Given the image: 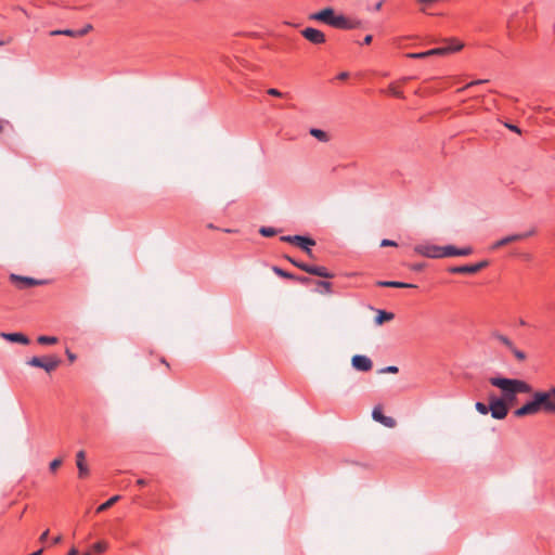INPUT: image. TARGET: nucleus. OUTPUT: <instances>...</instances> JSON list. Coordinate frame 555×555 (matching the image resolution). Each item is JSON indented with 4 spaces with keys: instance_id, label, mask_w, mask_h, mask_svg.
I'll return each instance as SVG.
<instances>
[{
    "instance_id": "obj_36",
    "label": "nucleus",
    "mask_w": 555,
    "mask_h": 555,
    "mask_svg": "<svg viewBox=\"0 0 555 555\" xmlns=\"http://www.w3.org/2000/svg\"><path fill=\"white\" fill-rule=\"evenodd\" d=\"M92 29L91 24H87L83 28L76 30L77 37H82L87 35Z\"/></svg>"
},
{
    "instance_id": "obj_16",
    "label": "nucleus",
    "mask_w": 555,
    "mask_h": 555,
    "mask_svg": "<svg viewBox=\"0 0 555 555\" xmlns=\"http://www.w3.org/2000/svg\"><path fill=\"white\" fill-rule=\"evenodd\" d=\"M0 337L10 341L22 345H28L30 343L29 338L23 333H0Z\"/></svg>"
},
{
    "instance_id": "obj_41",
    "label": "nucleus",
    "mask_w": 555,
    "mask_h": 555,
    "mask_svg": "<svg viewBox=\"0 0 555 555\" xmlns=\"http://www.w3.org/2000/svg\"><path fill=\"white\" fill-rule=\"evenodd\" d=\"M486 81H487V80H483V79H479V80L470 81L469 83H467V85L463 88V90L468 89V88H472V87L477 86V85H481V83H483V82H486Z\"/></svg>"
},
{
    "instance_id": "obj_18",
    "label": "nucleus",
    "mask_w": 555,
    "mask_h": 555,
    "mask_svg": "<svg viewBox=\"0 0 555 555\" xmlns=\"http://www.w3.org/2000/svg\"><path fill=\"white\" fill-rule=\"evenodd\" d=\"M473 253V248L467 246L463 248H457L453 245L444 246V257H454V256H468Z\"/></svg>"
},
{
    "instance_id": "obj_44",
    "label": "nucleus",
    "mask_w": 555,
    "mask_h": 555,
    "mask_svg": "<svg viewBox=\"0 0 555 555\" xmlns=\"http://www.w3.org/2000/svg\"><path fill=\"white\" fill-rule=\"evenodd\" d=\"M294 280L298 281V282H299V283H301V284H307V283H309V282H310V279H309V278H307V276H296V275H295V279H294Z\"/></svg>"
},
{
    "instance_id": "obj_38",
    "label": "nucleus",
    "mask_w": 555,
    "mask_h": 555,
    "mask_svg": "<svg viewBox=\"0 0 555 555\" xmlns=\"http://www.w3.org/2000/svg\"><path fill=\"white\" fill-rule=\"evenodd\" d=\"M408 56L411 59H423V57L429 56V54H427V51H425V52H417V53H409Z\"/></svg>"
},
{
    "instance_id": "obj_13",
    "label": "nucleus",
    "mask_w": 555,
    "mask_h": 555,
    "mask_svg": "<svg viewBox=\"0 0 555 555\" xmlns=\"http://www.w3.org/2000/svg\"><path fill=\"white\" fill-rule=\"evenodd\" d=\"M351 364L354 370L360 372H367L372 369L373 362L372 360L363 354H356L351 359Z\"/></svg>"
},
{
    "instance_id": "obj_11",
    "label": "nucleus",
    "mask_w": 555,
    "mask_h": 555,
    "mask_svg": "<svg viewBox=\"0 0 555 555\" xmlns=\"http://www.w3.org/2000/svg\"><path fill=\"white\" fill-rule=\"evenodd\" d=\"M335 11L332 8H325L319 12L312 13L309 18L318 22H322L326 25L332 26L334 17H335Z\"/></svg>"
},
{
    "instance_id": "obj_1",
    "label": "nucleus",
    "mask_w": 555,
    "mask_h": 555,
    "mask_svg": "<svg viewBox=\"0 0 555 555\" xmlns=\"http://www.w3.org/2000/svg\"><path fill=\"white\" fill-rule=\"evenodd\" d=\"M531 399L514 411L516 417L534 415L539 412L555 414V386L547 390H533L529 392Z\"/></svg>"
},
{
    "instance_id": "obj_45",
    "label": "nucleus",
    "mask_w": 555,
    "mask_h": 555,
    "mask_svg": "<svg viewBox=\"0 0 555 555\" xmlns=\"http://www.w3.org/2000/svg\"><path fill=\"white\" fill-rule=\"evenodd\" d=\"M48 535H49V530L47 529V530H46V531H43V532L41 533V535L39 537V541H40L41 543H44V542L47 541V539H48Z\"/></svg>"
},
{
    "instance_id": "obj_49",
    "label": "nucleus",
    "mask_w": 555,
    "mask_h": 555,
    "mask_svg": "<svg viewBox=\"0 0 555 555\" xmlns=\"http://www.w3.org/2000/svg\"><path fill=\"white\" fill-rule=\"evenodd\" d=\"M348 77H349V73H347V72H341V73L337 76V78H338V79H340V80H345V79H347Z\"/></svg>"
},
{
    "instance_id": "obj_52",
    "label": "nucleus",
    "mask_w": 555,
    "mask_h": 555,
    "mask_svg": "<svg viewBox=\"0 0 555 555\" xmlns=\"http://www.w3.org/2000/svg\"><path fill=\"white\" fill-rule=\"evenodd\" d=\"M66 354L70 361H74L76 359V356L72 353L69 350H66Z\"/></svg>"
},
{
    "instance_id": "obj_54",
    "label": "nucleus",
    "mask_w": 555,
    "mask_h": 555,
    "mask_svg": "<svg viewBox=\"0 0 555 555\" xmlns=\"http://www.w3.org/2000/svg\"><path fill=\"white\" fill-rule=\"evenodd\" d=\"M8 42H9V40H8V41H5V40H0V47H2V46H4V44H7Z\"/></svg>"
},
{
    "instance_id": "obj_57",
    "label": "nucleus",
    "mask_w": 555,
    "mask_h": 555,
    "mask_svg": "<svg viewBox=\"0 0 555 555\" xmlns=\"http://www.w3.org/2000/svg\"><path fill=\"white\" fill-rule=\"evenodd\" d=\"M162 363L166 364L167 366H169V364L166 362L165 359H162Z\"/></svg>"
},
{
    "instance_id": "obj_6",
    "label": "nucleus",
    "mask_w": 555,
    "mask_h": 555,
    "mask_svg": "<svg viewBox=\"0 0 555 555\" xmlns=\"http://www.w3.org/2000/svg\"><path fill=\"white\" fill-rule=\"evenodd\" d=\"M10 281L20 289H26L33 286L43 285L47 282L44 280H37L29 276H23L18 274H11Z\"/></svg>"
},
{
    "instance_id": "obj_8",
    "label": "nucleus",
    "mask_w": 555,
    "mask_h": 555,
    "mask_svg": "<svg viewBox=\"0 0 555 555\" xmlns=\"http://www.w3.org/2000/svg\"><path fill=\"white\" fill-rule=\"evenodd\" d=\"M463 43L456 39L448 40V44L440 48L430 49L427 54L430 55H444L452 52H457L463 48Z\"/></svg>"
},
{
    "instance_id": "obj_55",
    "label": "nucleus",
    "mask_w": 555,
    "mask_h": 555,
    "mask_svg": "<svg viewBox=\"0 0 555 555\" xmlns=\"http://www.w3.org/2000/svg\"><path fill=\"white\" fill-rule=\"evenodd\" d=\"M519 324H520L521 326L527 325L526 321H525V320H522V319L519 321Z\"/></svg>"
},
{
    "instance_id": "obj_53",
    "label": "nucleus",
    "mask_w": 555,
    "mask_h": 555,
    "mask_svg": "<svg viewBox=\"0 0 555 555\" xmlns=\"http://www.w3.org/2000/svg\"><path fill=\"white\" fill-rule=\"evenodd\" d=\"M137 483L141 487L145 486L146 485V480L145 479H138L137 480Z\"/></svg>"
},
{
    "instance_id": "obj_30",
    "label": "nucleus",
    "mask_w": 555,
    "mask_h": 555,
    "mask_svg": "<svg viewBox=\"0 0 555 555\" xmlns=\"http://www.w3.org/2000/svg\"><path fill=\"white\" fill-rule=\"evenodd\" d=\"M107 550V543L105 542H96L92 545V551L94 553L101 554Z\"/></svg>"
},
{
    "instance_id": "obj_47",
    "label": "nucleus",
    "mask_w": 555,
    "mask_h": 555,
    "mask_svg": "<svg viewBox=\"0 0 555 555\" xmlns=\"http://www.w3.org/2000/svg\"><path fill=\"white\" fill-rule=\"evenodd\" d=\"M373 40V36L372 35H366L363 39V44H370Z\"/></svg>"
},
{
    "instance_id": "obj_43",
    "label": "nucleus",
    "mask_w": 555,
    "mask_h": 555,
    "mask_svg": "<svg viewBox=\"0 0 555 555\" xmlns=\"http://www.w3.org/2000/svg\"><path fill=\"white\" fill-rule=\"evenodd\" d=\"M292 264H294L295 267L299 268V266L301 264H306L305 262H301V261H298V260H295L294 258L289 257V256H286L285 257Z\"/></svg>"
},
{
    "instance_id": "obj_14",
    "label": "nucleus",
    "mask_w": 555,
    "mask_h": 555,
    "mask_svg": "<svg viewBox=\"0 0 555 555\" xmlns=\"http://www.w3.org/2000/svg\"><path fill=\"white\" fill-rule=\"evenodd\" d=\"M360 22L358 21H350L344 15H335L332 27L338 28V29H353L357 28Z\"/></svg>"
},
{
    "instance_id": "obj_2",
    "label": "nucleus",
    "mask_w": 555,
    "mask_h": 555,
    "mask_svg": "<svg viewBox=\"0 0 555 555\" xmlns=\"http://www.w3.org/2000/svg\"><path fill=\"white\" fill-rule=\"evenodd\" d=\"M489 383L501 390L499 399H504L508 405L517 402V395L532 392V386L519 378L494 376L489 378Z\"/></svg>"
},
{
    "instance_id": "obj_10",
    "label": "nucleus",
    "mask_w": 555,
    "mask_h": 555,
    "mask_svg": "<svg viewBox=\"0 0 555 555\" xmlns=\"http://www.w3.org/2000/svg\"><path fill=\"white\" fill-rule=\"evenodd\" d=\"M299 269L309 273V274H312V275H317V276H320V278H325V279H332L334 278V274L332 272H330L325 267L323 266H314V264H301L299 266Z\"/></svg>"
},
{
    "instance_id": "obj_56",
    "label": "nucleus",
    "mask_w": 555,
    "mask_h": 555,
    "mask_svg": "<svg viewBox=\"0 0 555 555\" xmlns=\"http://www.w3.org/2000/svg\"><path fill=\"white\" fill-rule=\"evenodd\" d=\"M3 124H4V121L0 120V132L3 130Z\"/></svg>"
},
{
    "instance_id": "obj_19",
    "label": "nucleus",
    "mask_w": 555,
    "mask_h": 555,
    "mask_svg": "<svg viewBox=\"0 0 555 555\" xmlns=\"http://www.w3.org/2000/svg\"><path fill=\"white\" fill-rule=\"evenodd\" d=\"M377 286L379 287H393V288H413L416 287L414 284L399 282V281H378Z\"/></svg>"
},
{
    "instance_id": "obj_4",
    "label": "nucleus",
    "mask_w": 555,
    "mask_h": 555,
    "mask_svg": "<svg viewBox=\"0 0 555 555\" xmlns=\"http://www.w3.org/2000/svg\"><path fill=\"white\" fill-rule=\"evenodd\" d=\"M414 251L427 258H444V246L434 244H418L414 247Z\"/></svg>"
},
{
    "instance_id": "obj_58",
    "label": "nucleus",
    "mask_w": 555,
    "mask_h": 555,
    "mask_svg": "<svg viewBox=\"0 0 555 555\" xmlns=\"http://www.w3.org/2000/svg\"><path fill=\"white\" fill-rule=\"evenodd\" d=\"M81 555H92V553L91 552H85Z\"/></svg>"
},
{
    "instance_id": "obj_22",
    "label": "nucleus",
    "mask_w": 555,
    "mask_h": 555,
    "mask_svg": "<svg viewBox=\"0 0 555 555\" xmlns=\"http://www.w3.org/2000/svg\"><path fill=\"white\" fill-rule=\"evenodd\" d=\"M309 132L312 137L318 139L320 142H327L330 140L328 134L322 129L311 128Z\"/></svg>"
},
{
    "instance_id": "obj_51",
    "label": "nucleus",
    "mask_w": 555,
    "mask_h": 555,
    "mask_svg": "<svg viewBox=\"0 0 555 555\" xmlns=\"http://www.w3.org/2000/svg\"><path fill=\"white\" fill-rule=\"evenodd\" d=\"M67 555H79V552L76 547H72Z\"/></svg>"
},
{
    "instance_id": "obj_31",
    "label": "nucleus",
    "mask_w": 555,
    "mask_h": 555,
    "mask_svg": "<svg viewBox=\"0 0 555 555\" xmlns=\"http://www.w3.org/2000/svg\"><path fill=\"white\" fill-rule=\"evenodd\" d=\"M386 415L383 414L382 410L379 408H375L372 412V417L374 421L382 423L383 418H385Z\"/></svg>"
},
{
    "instance_id": "obj_26",
    "label": "nucleus",
    "mask_w": 555,
    "mask_h": 555,
    "mask_svg": "<svg viewBox=\"0 0 555 555\" xmlns=\"http://www.w3.org/2000/svg\"><path fill=\"white\" fill-rule=\"evenodd\" d=\"M37 341L41 345H54L57 343V337L41 335L37 338Z\"/></svg>"
},
{
    "instance_id": "obj_48",
    "label": "nucleus",
    "mask_w": 555,
    "mask_h": 555,
    "mask_svg": "<svg viewBox=\"0 0 555 555\" xmlns=\"http://www.w3.org/2000/svg\"><path fill=\"white\" fill-rule=\"evenodd\" d=\"M424 269V263H415L412 266V270L414 271H421Z\"/></svg>"
},
{
    "instance_id": "obj_23",
    "label": "nucleus",
    "mask_w": 555,
    "mask_h": 555,
    "mask_svg": "<svg viewBox=\"0 0 555 555\" xmlns=\"http://www.w3.org/2000/svg\"><path fill=\"white\" fill-rule=\"evenodd\" d=\"M50 36H68L77 38L76 30L73 29H55L49 33Z\"/></svg>"
},
{
    "instance_id": "obj_40",
    "label": "nucleus",
    "mask_w": 555,
    "mask_h": 555,
    "mask_svg": "<svg viewBox=\"0 0 555 555\" xmlns=\"http://www.w3.org/2000/svg\"><path fill=\"white\" fill-rule=\"evenodd\" d=\"M296 238V235H284V236H281L280 240L282 242H286V243H291V244H295V240Z\"/></svg>"
},
{
    "instance_id": "obj_7",
    "label": "nucleus",
    "mask_w": 555,
    "mask_h": 555,
    "mask_svg": "<svg viewBox=\"0 0 555 555\" xmlns=\"http://www.w3.org/2000/svg\"><path fill=\"white\" fill-rule=\"evenodd\" d=\"M489 266L488 260H482L473 264H464L449 268L450 273L454 274H474Z\"/></svg>"
},
{
    "instance_id": "obj_32",
    "label": "nucleus",
    "mask_w": 555,
    "mask_h": 555,
    "mask_svg": "<svg viewBox=\"0 0 555 555\" xmlns=\"http://www.w3.org/2000/svg\"><path fill=\"white\" fill-rule=\"evenodd\" d=\"M399 372V369L398 366L396 365H388L386 367H383L378 371L379 374H385V373H391V374H396Z\"/></svg>"
},
{
    "instance_id": "obj_15",
    "label": "nucleus",
    "mask_w": 555,
    "mask_h": 555,
    "mask_svg": "<svg viewBox=\"0 0 555 555\" xmlns=\"http://www.w3.org/2000/svg\"><path fill=\"white\" fill-rule=\"evenodd\" d=\"M295 244L299 248H301L309 257H312V250L311 247L315 245V241L309 236L305 235H296Z\"/></svg>"
},
{
    "instance_id": "obj_21",
    "label": "nucleus",
    "mask_w": 555,
    "mask_h": 555,
    "mask_svg": "<svg viewBox=\"0 0 555 555\" xmlns=\"http://www.w3.org/2000/svg\"><path fill=\"white\" fill-rule=\"evenodd\" d=\"M491 337L500 341L502 345L507 347L508 349L513 347L514 343L505 335L501 334L498 331H493L491 333Z\"/></svg>"
},
{
    "instance_id": "obj_39",
    "label": "nucleus",
    "mask_w": 555,
    "mask_h": 555,
    "mask_svg": "<svg viewBox=\"0 0 555 555\" xmlns=\"http://www.w3.org/2000/svg\"><path fill=\"white\" fill-rule=\"evenodd\" d=\"M267 93H268L269 95L278 96V98H281V96H283V95H284L280 90L275 89V88H270V89H268V90H267Z\"/></svg>"
},
{
    "instance_id": "obj_17",
    "label": "nucleus",
    "mask_w": 555,
    "mask_h": 555,
    "mask_svg": "<svg viewBox=\"0 0 555 555\" xmlns=\"http://www.w3.org/2000/svg\"><path fill=\"white\" fill-rule=\"evenodd\" d=\"M86 460V453L85 451L80 450L76 454V465L78 468V475L80 478H86L89 475V467L85 462Z\"/></svg>"
},
{
    "instance_id": "obj_27",
    "label": "nucleus",
    "mask_w": 555,
    "mask_h": 555,
    "mask_svg": "<svg viewBox=\"0 0 555 555\" xmlns=\"http://www.w3.org/2000/svg\"><path fill=\"white\" fill-rule=\"evenodd\" d=\"M278 232H279V230L271 228V227H261L259 229V233L266 237L274 236Z\"/></svg>"
},
{
    "instance_id": "obj_29",
    "label": "nucleus",
    "mask_w": 555,
    "mask_h": 555,
    "mask_svg": "<svg viewBox=\"0 0 555 555\" xmlns=\"http://www.w3.org/2000/svg\"><path fill=\"white\" fill-rule=\"evenodd\" d=\"M509 350L513 352V354L515 356V358L518 360V361H525L527 356L524 351L517 349L515 347V345H513L512 348H509Z\"/></svg>"
},
{
    "instance_id": "obj_33",
    "label": "nucleus",
    "mask_w": 555,
    "mask_h": 555,
    "mask_svg": "<svg viewBox=\"0 0 555 555\" xmlns=\"http://www.w3.org/2000/svg\"><path fill=\"white\" fill-rule=\"evenodd\" d=\"M389 93L392 95V96H396V98H399V99H402L403 98V93L402 91H400L397 87H395L393 85H390L389 86Z\"/></svg>"
},
{
    "instance_id": "obj_59",
    "label": "nucleus",
    "mask_w": 555,
    "mask_h": 555,
    "mask_svg": "<svg viewBox=\"0 0 555 555\" xmlns=\"http://www.w3.org/2000/svg\"><path fill=\"white\" fill-rule=\"evenodd\" d=\"M23 514H24V512L18 513L20 518H22V517H23Z\"/></svg>"
},
{
    "instance_id": "obj_9",
    "label": "nucleus",
    "mask_w": 555,
    "mask_h": 555,
    "mask_svg": "<svg viewBox=\"0 0 555 555\" xmlns=\"http://www.w3.org/2000/svg\"><path fill=\"white\" fill-rule=\"evenodd\" d=\"M535 233V230L532 229V230H529L527 232H524V233H516V234H511V235H507L499 241H496L492 246H491V249H498L502 246H505L509 243H513V242H517V241H521V240H525L527 237H530L532 236L533 234Z\"/></svg>"
},
{
    "instance_id": "obj_24",
    "label": "nucleus",
    "mask_w": 555,
    "mask_h": 555,
    "mask_svg": "<svg viewBox=\"0 0 555 555\" xmlns=\"http://www.w3.org/2000/svg\"><path fill=\"white\" fill-rule=\"evenodd\" d=\"M119 500V496L118 495H114L112 496L111 499H108L106 502L102 503L98 508H96V512L98 513H102L104 511H106L107 508H109L113 504H115L117 501Z\"/></svg>"
},
{
    "instance_id": "obj_42",
    "label": "nucleus",
    "mask_w": 555,
    "mask_h": 555,
    "mask_svg": "<svg viewBox=\"0 0 555 555\" xmlns=\"http://www.w3.org/2000/svg\"><path fill=\"white\" fill-rule=\"evenodd\" d=\"M380 246L382 247H387V246H397V243L395 241H391V240H388V238H384L380 243Z\"/></svg>"
},
{
    "instance_id": "obj_34",
    "label": "nucleus",
    "mask_w": 555,
    "mask_h": 555,
    "mask_svg": "<svg viewBox=\"0 0 555 555\" xmlns=\"http://www.w3.org/2000/svg\"><path fill=\"white\" fill-rule=\"evenodd\" d=\"M318 285L323 288L324 293H332V284L327 281H319Z\"/></svg>"
},
{
    "instance_id": "obj_50",
    "label": "nucleus",
    "mask_w": 555,
    "mask_h": 555,
    "mask_svg": "<svg viewBox=\"0 0 555 555\" xmlns=\"http://www.w3.org/2000/svg\"><path fill=\"white\" fill-rule=\"evenodd\" d=\"M62 542V535H56L55 538H53L52 540V543L53 544H59Z\"/></svg>"
},
{
    "instance_id": "obj_25",
    "label": "nucleus",
    "mask_w": 555,
    "mask_h": 555,
    "mask_svg": "<svg viewBox=\"0 0 555 555\" xmlns=\"http://www.w3.org/2000/svg\"><path fill=\"white\" fill-rule=\"evenodd\" d=\"M272 271H273L276 275L281 276V278L289 279V280H294V279H295V275H294L293 273L287 272V271H285V270L281 269V268H280V267H278V266H273V267H272Z\"/></svg>"
},
{
    "instance_id": "obj_3",
    "label": "nucleus",
    "mask_w": 555,
    "mask_h": 555,
    "mask_svg": "<svg viewBox=\"0 0 555 555\" xmlns=\"http://www.w3.org/2000/svg\"><path fill=\"white\" fill-rule=\"evenodd\" d=\"M60 363L61 360L57 357H33L27 360L28 365L43 369L48 373L54 371L60 365Z\"/></svg>"
},
{
    "instance_id": "obj_60",
    "label": "nucleus",
    "mask_w": 555,
    "mask_h": 555,
    "mask_svg": "<svg viewBox=\"0 0 555 555\" xmlns=\"http://www.w3.org/2000/svg\"><path fill=\"white\" fill-rule=\"evenodd\" d=\"M23 514H24V512L18 513L20 518H22V517H23Z\"/></svg>"
},
{
    "instance_id": "obj_35",
    "label": "nucleus",
    "mask_w": 555,
    "mask_h": 555,
    "mask_svg": "<svg viewBox=\"0 0 555 555\" xmlns=\"http://www.w3.org/2000/svg\"><path fill=\"white\" fill-rule=\"evenodd\" d=\"M380 424H383L386 427L392 428L396 425V421L390 416H385V418H383V422Z\"/></svg>"
},
{
    "instance_id": "obj_46",
    "label": "nucleus",
    "mask_w": 555,
    "mask_h": 555,
    "mask_svg": "<svg viewBox=\"0 0 555 555\" xmlns=\"http://www.w3.org/2000/svg\"><path fill=\"white\" fill-rule=\"evenodd\" d=\"M505 126H506L509 130H512V131H514V132H517V133H520V129H519L516 125L505 124Z\"/></svg>"
},
{
    "instance_id": "obj_5",
    "label": "nucleus",
    "mask_w": 555,
    "mask_h": 555,
    "mask_svg": "<svg viewBox=\"0 0 555 555\" xmlns=\"http://www.w3.org/2000/svg\"><path fill=\"white\" fill-rule=\"evenodd\" d=\"M508 404L504 401V399H499L498 397L490 398V409L489 412L491 416L495 420H504L508 414Z\"/></svg>"
},
{
    "instance_id": "obj_20",
    "label": "nucleus",
    "mask_w": 555,
    "mask_h": 555,
    "mask_svg": "<svg viewBox=\"0 0 555 555\" xmlns=\"http://www.w3.org/2000/svg\"><path fill=\"white\" fill-rule=\"evenodd\" d=\"M395 318L392 312H388L385 310H378L377 315L375 317V323L377 325H382L384 322L391 321Z\"/></svg>"
},
{
    "instance_id": "obj_37",
    "label": "nucleus",
    "mask_w": 555,
    "mask_h": 555,
    "mask_svg": "<svg viewBox=\"0 0 555 555\" xmlns=\"http://www.w3.org/2000/svg\"><path fill=\"white\" fill-rule=\"evenodd\" d=\"M62 464V460L60 459H55L53 460L51 463H50V470L51 472H55Z\"/></svg>"
},
{
    "instance_id": "obj_12",
    "label": "nucleus",
    "mask_w": 555,
    "mask_h": 555,
    "mask_svg": "<svg viewBox=\"0 0 555 555\" xmlns=\"http://www.w3.org/2000/svg\"><path fill=\"white\" fill-rule=\"evenodd\" d=\"M301 35L313 44H321L325 42V35L317 28L307 27L301 31Z\"/></svg>"
},
{
    "instance_id": "obj_28",
    "label": "nucleus",
    "mask_w": 555,
    "mask_h": 555,
    "mask_svg": "<svg viewBox=\"0 0 555 555\" xmlns=\"http://www.w3.org/2000/svg\"><path fill=\"white\" fill-rule=\"evenodd\" d=\"M475 408H476V410H477L480 414L486 415V414H488V413H489L490 403H489V404H486V403H483V402H479V401H478V402H476Z\"/></svg>"
}]
</instances>
